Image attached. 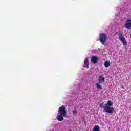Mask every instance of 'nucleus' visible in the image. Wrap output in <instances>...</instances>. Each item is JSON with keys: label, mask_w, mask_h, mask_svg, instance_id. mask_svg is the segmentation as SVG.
Instances as JSON below:
<instances>
[{"label": "nucleus", "mask_w": 131, "mask_h": 131, "mask_svg": "<svg viewBox=\"0 0 131 131\" xmlns=\"http://www.w3.org/2000/svg\"><path fill=\"white\" fill-rule=\"evenodd\" d=\"M112 105H113L112 101H111V100H109L107 101V104L103 105V104L101 103L100 104V107L101 108H103L105 112L112 114L114 112V108H113L112 106H112Z\"/></svg>", "instance_id": "obj_1"}, {"label": "nucleus", "mask_w": 131, "mask_h": 131, "mask_svg": "<svg viewBox=\"0 0 131 131\" xmlns=\"http://www.w3.org/2000/svg\"><path fill=\"white\" fill-rule=\"evenodd\" d=\"M118 37L122 45L126 47V46H127V42L125 40V37L123 35V34L121 32H119L118 33Z\"/></svg>", "instance_id": "obj_2"}, {"label": "nucleus", "mask_w": 131, "mask_h": 131, "mask_svg": "<svg viewBox=\"0 0 131 131\" xmlns=\"http://www.w3.org/2000/svg\"><path fill=\"white\" fill-rule=\"evenodd\" d=\"M67 114L66 107L63 105L59 107L58 109V114L63 115V117H66V114Z\"/></svg>", "instance_id": "obj_3"}, {"label": "nucleus", "mask_w": 131, "mask_h": 131, "mask_svg": "<svg viewBox=\"0 0 131 131\" xmlns=\"http://www.w3.org/2000/svg\"><path fill=\"white\" fill-rule=\"evenodd\" d=\"M99 40L102 45H105V42L107 40V36L104 33L99 35Z\"/></svg>", "instance_id": "obj_4"}, {"label": "nucleus", "mask_w": 131, "mask_h": 131, "mask_svg": "<svg viewBox=\"0 0 131 131\" xmlns=\"http://www.w3.org/2000/svg\"><path fill=\"white\" fill-rule=\"evenodd\" d=\"M125 27L127 29H131V18H127L125 23Z\"/></svg>", "instance_id": "obj_5"}, {"label": "nucleus", "mask_w": 131, "mask_h": 131, "mask_svg": "<svg viewBox=\"0 0 131 131\" xmlns=\"http://www.w3.org/2000/svg\"><path fill=\"white\" fill-rule=\"evenodd\" d=\"M98 61H99V59L95 56H92L91 58V62L92 64H97L98 63Z\"/></svg>", "instance_id": "obj_6"}, {"label": "nucleus", "mask_w": 131, "mask_h": 131, "mask_svg": "<svg viewBox=\"0 0 131 131\" xmlns=\"http://www.w3.org/2000/svg\"><path fill=\"white\" fill-rule=\"evenodd\" d=\"M105 81V78L102 75H100L98 78V83L101 84V83H103Z\"/></svg>", "instance_id": "obj_7"}, {"label": "nucleus", "mask_w": 131, "mask_h": 131, "mask_svg": "<svg viewBox=\"0 0 131 131\" xmlns=\"http://www.w3.org/2000/svg\"><path fill=\"white\" fill-rule=\"evenodd\" d=\"M89 59H85L84 62V67H85V68H89Z\"/></svg>", "instance_id": "obj_8"}, {"label": "nucleus", "mask_w": 131, "mask_h": 131, "mask_svg": "<svg viewBox=\"0 0 131 131\" xmlns=\"http://www.w3.org/2000/svg\"><path fill=\"white\" fill-rule=\"evenodd\" d=\"M92 131H100V126L99 125L94 126Z\"/></svg>", "instance_id": "obj_9"}, {"label": "nucleus", "mask_w": 131, "mask_h": 131, "mask_svg": "<svg viewBox=\"0 0 131 131\" xmlns=\"http://www.w3.org/2000/svg\"><path fill=\"white\" fill-rule=\"evenodd\" d=\"M62 115H60L57 116V120L58 121H63L64 120V117Z\"/></svg>", "instance_id": "obj_10"}, {"label": "nucleus", "mask_w": 131, "mask_h": 131, "mask_svg": "<svg viewBox=\"0 0 131 131\" xmlns=\"http://www.w3.org/2000/svg\"><path fill=\"white\" fill-rule=\"evenodd\" d=\"M111 65L110 61H106L104 63V66L106 67V68H108Z\"/></svg>", "instance_id": "obj_11"}, {"label": "nucleus", "mask_w": 131, "mask_h": 131, "mask_svg": "<svg viewBox=\"0 0 131 131\" xmlns=\"http://www.w3.org/2000/svg\"><path fill=\"white\" fill-rule=\"evenodd\" d=\"M72 112L73 113V116H76L77 114V111H76V108H74L73 110H72Z\"/></svg>", "instance_id": "obj_12"}, {"label": "nucleus", "mask_w": 131, "mask_h": 131, "mask_svg": "<svg viewBox=\"0 0 131 131\" xmlns=\"http://www.w3.org/2000/svg\"><path fill=\"white\" fill-rule=\"evenodd\" d=\"M96 87L98 90H102V89H103V87H102V86H101V85H100L99 83H97L96 84Z\"/></svg>", "instance_id": "obj_13"}, {"label": "nucleus", "mask_w": 131, "mask_h": 131, "mask_svg": "<svg viewBox=\"0 0 131 131\" xmlns=\"http://www.w3.org/2000/svg\"><path fill=\"white\" fill-rule=\"evenodd\" d=\"M122 89H124V87L123 86H122Z\"/></svg>", "instance_id": "obj_14"}]
</instances>
